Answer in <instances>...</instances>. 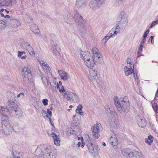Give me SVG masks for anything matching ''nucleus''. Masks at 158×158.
Masks as SVG:
<instances>
[{"label":"nucleus","instance_id":"obj_1","mask_svg":"<svg viewBox=\"0 0 158 158\" xmlns=\"http://www.w3.org/2000/svg\"><path fill=\"white\" fill-rule=\"evenodd\" d=\"M36 152L40 158H56L57 155L56 149L44 144L39 145Z\"/></svg>","mask_w":158,"mask_h":158},{"label":"nucleus","instance_id":"obj_2","mask_svg":"<svg viewBox=\"0 0 158 158\" xmlns=\"http://www.w3.org/2000/svg\"><path fill=\"white\" fill-rule=\"evenodd\" d=\"M114 100L115 106L120 113L122 111L127 112L129 111L130 105L128 102H125L123 98L118 100V98L117 97H114Z\"/></svg>","mask_w":158,"mask_h":158},{"label":"nucleus","instance_id":"obj_3","mask_svg":"<svg viewBox=\"0 0 158 158\" xmlns=\"http://www.w3.org/2000/svg\"><path fill=\"white\" fill-rule=\"evenodd\" d=\"M0 133L8 135L12 133V127L8 119L1 118Z\"/></svg>","mask_w":158,"mask_h":158},{"label":"nucleus","instance_id":"obj_4","mask_svg":"<svg viewBox=\"0 0 158 158\" xmlns=\"http://www.w3.org/2000/svg\"><path fill=\"white\" fill-rule=\"evenodd\" d=\"M7 98L8 100V103L6 107V110L9 113V115L11 114V116L16 115L18 114L19 111V107L14 102L11 101L10 97H7Z\"/></svg>","mask_w":158,"mask_h":158},{"label":"nucleus","instance_id":"obj_5","mask_svg":"<svg viewBox=\"0 0 158 158\" xmlns=\"http://www.w3.org/2000/svg\"><path fill=\"white\" fill-rule=\"evenodd\" d=\"M81 55L87 67L91 69L95 64L93 57L91 56L89 53L87 52H82Z\"/></svg>","mask_w":158,"mask_h":158},{"label":"nucleus","instance_id":"obj_6","mask_svg":"<svg viewBox=\"0 0 158 158\" xmlns=\"http://www.w3.org/2000/svg\"><path fill=\"white\" fill-rule=\"evenodd\" d=\"M120 20L119 21V24L121 26L125 27L127 26L128 24V16L127 15L124 11L121 12L119 15Z\"/></svg>","mask_w":158,"mask_h":158},{"label":"nucleus","instance_id":"obj_7","mask_svg":"<svg viewBox=\"0 0 158 158\" xmlns=\"http://www.w3.org/2000/svg\"><path fill=\"white\" fill-rule=\"evenodd\" d=\"M87 146L89 152L94 156H97L98 154V146L93 145L91 141L88 140Z\"/></svg>","mask_w":158,"mask_h":158},{"label":"nucleus","instance_id":"obj_8","mask_svg":"<svg viewBox=\"0 0 158 158\" xmlns=\"http://www.w3.org/2000/svg\"><path fill=\"white\" fill-rule=\"evenodd\" d=\"M106 0H92L90 2V7L93 10H96L99 8L104 3Z\"/></svg>","mask_w":158,"mask_h":158},{"label":"nucleus","instance_id":"obj_9","mask_svg":"<svg viewBox=\"0 0 158 158\" xmlns=\"http://www.w3.org/2000/svg\"><path fill=\"white\" fill-rule=\"evenodd\" d=\"M101 125L100 124L97 123L91 127L92 135L94 138L98 139L99 135V132L101 129Z\"/></svg>","mask_w":158,"mask_h":158},{"label":"nucleus","instance_id":"obj_10","mask_svg":"<svg viewBox=\"0 0 158 158\" xmlns=\"http://www.w3.org/2000/svg\"><path fill=\"white\" fill-rule=\"evenodd\" d=\"M101 125L100 124L97 123L91 127L92 135L94 138L98 139L99 135V132L101 129Z\"/></svg>","mask_w":158,"mask_h":158},{"label":"nucleus","instance_id":"obj_11","mask_svg":"<svg viewBox=\"0 0 158 158\" xmlns=\"http://www.w3.org/2000/svg\"><path fill=\"white\" fill-rule=\"evenodd\" d=\"M92 52L94 56V61L99 62L102 60V57L98 52V50L96 47H93Z\"/></svg>","mask_w":158,"mask_h":158},{"label":"nucleus","instance_id":"obj_12","mask_svg":"<svg viewBox=\"0 0 158 158\" xmlns=\"http://www.w3.org/2000/svg\"><path fill=\"white\" fill-rule=\"evenodd\" d=\"M120 31V29L118 25L113 28L108 33L109 36L110 38L112 36H115Z\"/></svg>","mask_w":158,"mask_h":158},{"label":"nucleus","instance_id":"obj_13","mask_svg":"<svg viewBox=\"0 0 158 158\" xmlns=\"http://www.w3.org/2000/svg\"><path fill=\"white\" fill-rule=\"evenodd\" d=\"M30 70H23L22 76L25 81H27L31 80L32 78Z\"/></svg>","mask_w":158,"mask_h":158},{"label":"nucleus","instance_id":"obj_14","mask_svg":"<svg viewBox=\"0 0 158 158\" xmlns=\"http://www.w3.org/2000/svg\"><path fill=\"white\" fill-rule=\"evenodd\" d=\"M88 0H76V6L78 8H82L86 6Z\"/></svg>","mask_w":158,"mask_h":158},{"label":"nucleus","instance_id":"obj_15","mask_svg":"<svg viewBox=\"0 0 158 158\" xmlns=\"http://www.w3.org/2000/svg\"><path fill=\"white\" fill-rule=\"evenodd\" d=\"M78 20H79L77 26L78 28L82 27H86V22L85 20L83 19L82 16L78 15Z\"/></svg>","mask_w":158,"mask_h":158},{"label":"nucleus","instance_id":"obj_16","mask_svg":"<svg viewBox=\"0 0 158 158\" xmlns=\"http://www.w3.org/2000/svg\"><path fill=\"white\" fill-rule=\"evenodd\" d=\"M49 131H48V133L49 135H52V137L53 138L54 143L57 146H59L60 145V140L59 138L57 135L55 133H52V134L50 133Z\"/></svg>","mask_w":158,"mask_h":158},{"label":"nucleus","instance_id":"obj_17","mask_svg":"<svg viewBox=\"0 0 158 158\" xmlns=\"http://www.w3.org/2000/svg\"><path fill=\"white\" fill-rule=\"evenodd\" d=\"M67 97H68L70 100L71 99L72 102H77L79 101V97L76 94L73 93H70Z\"/></svg>","mask_w":158,"mask_h":158},{"label":"nucleus","instance_id":"obj_18","mask_svg":"<svg viewBox=\"0 0 158 158\" xmlns=\"http://www.w3.org/2000/svg\"><path fill=\"white\" fill-rule=\"evenodd\" d=\"M0 114L2 115V118H3L4 119H7L9 115V113L7 110L6 111L5 108L1 106H0Z\"/></svg>","mask_w":158,"mask_h":158},{"label":"nucleus","instance_id":"obj_19","mask_svg":"<svg viewBox=\"0 0 158 158\" xmlns=\"http://www.w3.org/2000/svg\"><path fill=\"white\" fill-rule=\"evenodd\" d=\"M109 142L113 146H116L118 144V142L116 135H114L111 136Z\"/></svg>","mask_w":158,"mask_h":158},{"label":"nucleus","instance_id":"obj_20","mask_svg":"<svg viewBox=\"0 0 158 158\" xmlns=\"http://www.w3.org/2000/svg\"><path fill=\"white\" fill-rule=\"evenodd\" d=\"M130 158H143L142 154L138 152H131Z\"/></svg>","mask_w":158,"mask_h":158},{"label":"nucleus","instance_id":"obj_21","mask_svg":"<svg viewBox=\"0 0 158 158\" xmlns=\"http://www.w3.org/2000/svg\"><path fill=\"white\" fill-rule=\"evenodd\" d=\"M30 29L35 34H39L40 33V31L39 28L35 24H32L31 25Z\"/></svg>","mask_w":158,"mask_h":158},{"label":"nucleus","instance_id":"obj_22","mask_svg":"<svg viewBox=\"0 0 158 158\" xmlns=\"http://www.w3.org/2000/svg\"><path fill=\"white\" fill-rule=\"evenodd\" d=\"M139 126L142 127H145L147 125V123L144 118L141 117L139 118L138 121Z\"/></svg>","mask_w":158,"mask_h":158},{"label":"nucleus","instance_id":"obj_23","mask_svg":"<svg viewBox=\"0 0 158 158\" xmlns=\"http://www.w3.org/2000/svg\"><path fill=\"white\" fill-rule=\"evenodd\" d=\"M58 72L61 77V79L64 81L66 80L69 78L67 73L62 70H60L58 71Z\"/></svg>","mask_w":158,"mask_h":158},{"label":"nucleus","instance_id":"obj_24","mask_svg":"<svg viewBox=\"0 0 158 158\" xmlns=\"http://www.w3.org/2000/svg\"><path fill=\"white\" fill-rule=\"evenodd\" d=\"M89 78L92 81L95 79V77L97 75V71L95 70H90Z\"/></svg>","mask_w":158,"mask_h":158},{"label":"nucleus","instance_id":"obj_25","mask_svg":"<svg viewBox=\"0 0 158 158\" xmlns=\"http://www.w3.org/2000/svg\"><path fill=\"white\" fill-rule=\"evenodd\" d=\"M25 47L29 53L31 55H35V52L32 47L28 44H25Z\"/></svg>","mask_w":158,"mask_h":158},{"label":"nucleus","instance_id":"obj_26","mask_svg":"<svg viewBox=\"0 0 158 158\" xmlns=\"http://www.w3.org/2000/svg\"><path fill=\"white\" fill-rule=\"evenodd\" d=\"M39 63L41 65L43 69H47L50 68L49 65L47 64L46 62H44L42 60H38Z\"/></svg>","mask_w":158,"mask_h":158},{"label":"nucleus","instance_id":"obj_27","mask_svg":"<svg viewBox=\"0 0 158 158\" xmlns=\"http://www.w3.org/2000/svg\"><path fill=\"white\" fill-rule=\"evenodd\" d=\"M131 151L129 149H124L123 150L122 152V154L124 156L126 157L127 158H130V154H131Z\"/></svg>","mask_w":158,"mask_h":158},{"label":"nucleus","instance_id":"obj_28","mask_svg":"<svg viewBox=\"0 0 158 158\" xmlns=\"http://www.w3.org/2000/svg\"><path fill=\"white\" fill-rule=\"evenodd\" d=\"M13 158H23V153L15 151L13 152Z\"/></svg>","mask_w":158,"mask_h":158},{"label":"nucleus","instance_id":"obj_29","mask_svg":"<svg viewBox=\"0 0 158 158\" xmlns=\"http://www.w3.org/2000/svg\"><path fill=\"white\" fill-rule=\"evenodd\" d=\"M153 137L151 135H149L148 137V138L145 139V141L148 144L150 145L153 142Z\"/></svg>","mask_w":158,"mask_h":158},{"label":"nucleus","instance_id":"obj_30","mask_svg":"<svg viewBox=\"0 0 158 158\" xmlns=\"http://www.w3.org/2000/svg\"><path fill=\"white\" fill-rule=\"evenodd\" d=\"M17 53L18 56L21 59H25L27 57V56L26 55V53L24 52L19 51Z\"/></svg>","mask_w":158,"mask_h":158},{"label":"nucleus","instance_id":"obj_31","mask_svg":"<svg viewBox=\"0 0 158 158\" xmlns=\"http://www.w3.org/2000/svg\"><path fill=\"white\" fill-rule=\"evenodd\" d=\"M2 5H0V7L2 6H12V1L10 0H5L3 2H0Z\"/></svg>","mask_w":158,"mask_h":158},{"label":"nucleus","instance_id":"obj_32","mask_svg":"<svg viewBox=\"0 0 158 158\" xmlns=\"http://www.w3.org/2000/svg\"><path fill=\"white\" fill-rule=\"evenodd\" d=\"M82 107L81 105H79L77 107L76 110V113H78L81 115H82L83 113V112L82 110Z\"/></svg>","mask_w":158,"mask_h":158},{"label":"nucleus","instance_id":"obj_33","mask_svg":"<svg viewBox=\"0 0 158 158\" xmlns=\"http://www.w3.org/2000/svg\"><path fill=\"white\" fill-rule=\"evenodd\" d=\"M110 38L109 36V35L107 34L105 37L102 40V43L104 45H105L108 40Z\"/></svg>","mask_w":158,"mask_h":158},{"label":"nucleus","instance_id":"obj_34","mask_svg":"<svg viewBox=\"0 0 158 158\" xmlns=\"http://www.w3.org/2000/svg\"><path fill=\"white\" fill-rule=\"evenodd\" d=\"M13 130L16 132H19L20 130V127L18 125H15L13 127Z\"/></svg>","mask_w":158,"mask_h":158},{"label":"nucleus","instance_id":"obj_35","mask_svg":"<svg viewBox=\"0 0 158 158\" xmlns=\"http://www.w3.org/2000/svg\"><path fill=\"white\" fill-rule=\"evenodd\" d=\"M5 23L2 20H0V30L3 29L5 27Z\"/></svg>","mask_w":158,"mask_h":158},{"label":"nucleus","instance_id":"obj_36","mask_svg":"<svg viewBox=\"0 0 158 158\" xmlns=\"http://www.w3.org/2000/svg\"><path fill=\"white\" fill-rule=\"evenodd\" d=\"M124 72L126 76H128L134 72L133 70H125Z\"/></svg>","mask_w":158,"mask_h":158},{"label":"nucleus","instance_id":"obj_37","mask_svg":"<svg viewBox=\"0 0 158 158\" xmlns=\"http://www.w3.org/2000/svg\"><path fill=\"white\" fill-rule=\"evenodd\" d=\"M78 28L81 33H85L86 31V29L85 27H82Z\"/></svg>","mask_w":158,"mask_h":158},{"label":"nucleus","instance_id":"obj_38","mask_svg":"<svg viewBox=\"0 0 158 158\" xmlns=\"http://www.w3.org/2000/svg\"><path fill=\"white\" fill-rule=\"evenodd\" d=\"M152 106L155 112L158 113V105L155 103L152 105Z\"/></svg>","mask_w":158,"mask_h":158},{"label":"nucleus","instance_id":"obj_39","mask_svg":"<svg viewBox=\"0 0 158 158\" xmlns=\"http://www.w3.org/2000/svg\"><path fill=\"white\" fill-rule=\"evenodd\" d=\"M48 100L47 99H43L42 100V103L44 106H47L48 104Z\"/></svg>","mask_w":158,"mask_h":158},{"label":"nucleus","instance_id":"obj_40","mask_svg":"<svg viewBox=\"0 0 158 158\" xmlns=\"http://www.w3.org/2000/svg\"><path fill=\"white\" fill-rule=\"evenodd\" d=\"M65 91L63 86H61V88L59 89V91L60 93H64V92H65Z\"/></svg>","mask_w":158,"mask_h":158},{"label":"nucleus","instance_id":"obj_41","mask_svg":"<svg viewBox=\"0 0 158 158\" xmlns=\"http://www.w3.org/2000/svg\"><path fill=\"white\" fill-rule=\"evenodd\" d=\"M129 68L128 69H134V65L133 63H131L128 64Z\"/></svg>","mask_w":158,"mask_h":158},{"label":"nucleus","instance_id":"obj_42","mask_svg":"<svg viewBox=\"0 0 158 158\" xmlns=\"http://www.w3.org/2000/svg\"><path fill=\"white\" fill-rule=\"evenodd\" d=\"M0 12H3L4 13H9V11L7 10L6 9H2L0 10Z\"/></svg>","mask_w":158,"mask_h":158},{"label":"nucleus","instance_id":"obj_43","mask_svg":"<svg viewBox=\"0 0 158 158\" xmlns=\"http://www.w3.org/2000/svg\"><path fill=\"white\" fill-rule=\"evenodd\" d=\"M158 23V21L157 20L155 21H153L152 23V24H151V26L150 27H152L153 26H154L156 25V24H157Z\"/></svg>","mask_w":158,"mask_h":158},{"label":"nucleus","instance_id":"obj_44","mask_svg":"<svg viewBox=\"0 0 158 158\" xmlns=\"http://www.w3.org/2000/svg\"><path fill=\"white\" fill-rule=\"evenodd\" d=\"M149 31L148 30H147L144 33L143 37V38H146V37L147 36L148 34L149 33Z\"/></svg>","mask_w":158,"mask_h":158},{"label":"nucleus","instance_id":"obj_45","mask_svg":"<svg viewBox=\"0 0 158 158\" xmlns=\"http://www.w3.org/2000/svg\"><path fill=\"white\" fill-rule=\"evenodd\" d=\"M47 112L50 116H52V112L50 110V109H47Z\"/></svg>","mask_w":158,"mask_h":158},{"label":"nucleus","instance_id":"obj_46","mask_svg":"<svg viewBox=\"0 0 158 158\" xmlns=\"http://www.w3.org/2000/svg\"><path fill=\"white\" fill-rule=\"evenodd\" d=\"M127 62L128 64H129L132 63L131 62V60L130 58H128L127 60Z\"/></svg>","mask_w":158,"mask_h":158},{"label":"nucleus","instance_id":"obj_47","mask_svg":"<svg viewBox=\"0 0 158 158\" xmlns=\"http://www.w3.org/2000/svg\"><path fill=\"white\" fill-rule=\"evenodd\" d=\"M141 55H142V52H139V51H138V52L137 54V57H139Z\"/></svg>","mask_w":158,"mask_h":158},{"label":"nucleus","instance_id":"obj_48","mask_svg":"<svg viewBox=\"0 0 158 158\" xmlns=\"http://www.w3.org/2000/svg\"><path fill=\"white\" fill-rule=\"evenodd\" d=\"M63 93L64 94H62L63 95L64 97V98H66V96H67V94L66 91H65V92H64Z\"/></svg>","mask_w":158,"mask_h":158},{"label":"nucleus","instance_id":"obj_49","mask_svg":"<svg viewBox=\"0 0 158 158\" xmlns=\"http://www.w3.org/2000/svg\"><path fill=\"white\" fill-rule=\"evenodd\" d=\"M21 95H22V96H23L24 95V93H21L20 94H19L17 96V97L18 98H19L20 97Z\"/></svg>","mask_w":158,"mask_h":158},{"label":"nucleus","instance_id":"obj_50","mask_svg":"<svg viewBox=\"0 0 158 158\" xmlns=\"http://www.w3.org/2000/svg\"><path fill=\"white\" fill-rule=\"evenodd\" d=\"M78 139L79 140H81V142H82V141L83 140V138L82 137H78Z\"/></svg>","mask_w":158,"mask_h":158},{"label":"nucleus","instance_id":"obj_51","mask_svg":"<svg viewBox=\"0 0 158 158\" xmlns=\"http://www.w3.org/2000/svg\"><path fill=\"white\" fill-rule=\"evenodd\" d=\"M142 48H143V47L140 46L139 47V50H138V51H139V52H142Z\"/></svg>","mask_w":158,"mask_h":158},{"label":"nucleus","instance_id":"obj_52","mask_svg":"<svg viewBox=\"0 0 158 158\" xmlns=\"http://www.w3.org/2000/svg\"><path fill=\"white\" fill-rule=\"evenodd\" d=\"M153 36H152L150 37L149 39V40H151V43L152 44V40L153 38Z\"/></svg>","mask_w":158,"mask_h":158},{"label":"nucleus","instance_id":"obj_53","mask_svg":"<svg viewBox=\"0 0 158 158\" xmlns=\"http://www.w3.org/2000/svg\"><path fill=\"white\" fill-rule=\"evenodd\" d=\"M144 44L143 42H141L140 46L143 47Z\"/></svg>","mask_w":158,"mask_h":158},{"label":"nucleus","instance_id":"obj_54","mask_svg":"<svg viewBox=\"0 0 158 158\" xmlns=\"http://www.w3.org/2000/svg\"><path fill=\"white\" fill-rule=\"evenodd\" d=\"M1 13V15L2 17H4L5 15L4 14L5 13H4L3 12H0Z\"/></svg>","mask_w":158,"mask_h":158},{"label":"nucleus","instance_id":"obj_55","mask_svg":"<svg viewBox=\"0 0 158 158\" xmlns=\"http://www.w3.org/2000/svg\"><path fill=\"white\" fill-rule=\"evenodd\" d=\"M81 142H78L77 143V146L78 147H80L81 146Z\"/></svg>","mask_w":158,"mask_h":158},{"label":"nucleus","instance_id":"obj_56","mask_svg":"<svg viewBox=\"0 0 158 158\" xmlns=\"http://www.w3.org/2000/svg\"><path fill=\"white\" fill-rule=\"evenodd\" d=\"M117 123H115L114 122V124H113L112 125V126L113 127H115V125H116Z\"/></svg>","mask_w":158,"mask_h":158},{"label":"nucleus","instance_id":"obj_57","mask_svg":"<svg viewBox=\"0 0 158 158\" xmlns=\"http://www.w3.org/2000/svg\"><path fill=\"white\" fill-rule=\"evenodd\" d=\"M84 145H85V143H83L82 142V143H81V147L82 148H83L84 147Z\"/></svg>","mask_w":158,"mask_h":158},{"label":"nucleus","instance_id":"obj_58","mask_svg":"<svg viewBox=\"0 0 158 158\" xmlns=\"http://www.w3.org/2000/svg\"><path fill=\"white\" fill-rule=\"evenodd\" d=\"M10 16L9 15H5L4 16V17L5 18H10Z\"/></svg>","mask_w":158,"mask_h":158},{"label":"nucleus","instance_id":"obj_59","mask_svg":"<svg viewBox=\"0 0 158 158\" xmlns=\"http://www.w3.org/2000/svg\"><path fill=\"white\" fill-rule=\"evenodd\" d=\"M145 41V38H143L141 42H143V43H144Z\"/></svg>","mask_w":158,"mask_h":158},{"label":"nucleus","instance_id":"obj_60","mask_svg":"<svg viewBox=\"0 0 158 158\" xmlns=\"http://www.w3.org/2000/svg\"><path fill=\"white\" fill-rule=\"evenodd\" d=\"M62 84L61 82L60 81L58 83L57 85H61Z\"/></svg>","mask_w":158,"mask_h":158},{"label":"nucleus","instance_id":"obj_61","mask_svg":"<svg viewBox=\"0 0 158 158\" xmlns=\"http://www.w3.org/2000/svg\"><path fill=\"white\" fill-rule=\"evenodd\" d=\"M60 85H57V88L59 89H60Z\"/></svg>","mask_w":158,"mask_h":158},{"label":"nucleus","instance_id":"obj_62","mask_svg":"<svg viewBox=\"0 0 158 158\" xmlns=\"http://www.w3.org/2000/svg\"><path fill=\"white\" fill-rule=\"evenodd\" d=\"M128 68H129V67H128L127 66H126L125 67L124 69H128Z\"/></svg>","mask_w":158,"mask_h":158},{"label":"nucleus","instance_id":"obj_63","mask_svg":"<svg viewBox=\"0 0 158 158\" xmlns=\"http://www.w3.org/2000/svg\"><path fill=\"white\" fill-rule=\"evenodd\" d=\"M24 68H26L27 69H29L30 68L29 67H28V66H27V67H24Z\"/></svg>","mask_w":158,"mask_h":158},{"label":"nucleus","instance_id":"obj_64","mask_svg":"<svg viewBox=\"0 0 158 158\" xmlns=\"http://www.w3.org/2000/svg\"><path fill=\"white\" fill-rule=\"evenodd\" d=\"M103 145L104 146H106V143H105L104 142H103Z\"/></svg>","mask_w":158,"mask_h":158}]
</instances>
